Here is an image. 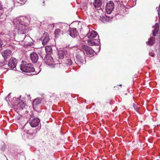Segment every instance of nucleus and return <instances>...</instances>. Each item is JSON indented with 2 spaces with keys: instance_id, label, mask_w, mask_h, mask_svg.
Instances as JSON below:
<instances>
[{
  "instance_id": "nucleus-1",
  "label": "nucleus",
  "mask_w": 160,
  "mask_h": 160,
  "mask_svg": "<svg viewBox=\"0 0 160 160\" xmlns=\"http://www.w3.org/2000/svg\"><path fill=\"white\" fill-rule=\"evenodd\" d=\"M23 19L22 18H17L14 20L13 23L17 32L19 33L22 34L23 37V34L28 32V27L22 21Z\"/></svg>"
},
{
  "instance_id": "nucleus-2",
  "label": "nucleus",
  "mask_w": 160,
  "mask_h": 160,
  "mask_svg": "<svg viewBox=\"0 0 160 160\" xmlns=\"http://www.w3.org/2000/svg\"><path fill=\"white\" fill-rule=\"evenodd\" d=\"M20 69L21 70L25 72H33L34 71H35V73H34V74L35 75L38 74L41 70V69L40 67L38 68H37L35 69L31 63H28L21 65Z\"/></svg>"
},
{
  "instance_id": "nucleus-3",
  "label": "nucleus",
  "mask_w": 160,
  "mask_h": 160,
  "mask_svg": "<svg viewBox=\"0 0 160 160\" xmlns=\"http://www.w3.org/2000/svg\"><path fill=\"white\" fill-rule=\"evenodd\" d=\"M82 48L84 50L83 52L85 53L88 57H92L93 56L95 53L94 51L90 47L86 45H82Z\"/></svg>"
},
{
  "instance_id": "nucleus-4",
  "label": "nucleus",
  "mask_w": 160,
  "mask_h": 160,
  "mask_svg": "<svg viewBox=\"0 0 160 160\" xmlns=\"http://www.w3.org/2000/svg\"><path fill=\"white\" fill-rule=\"evenodd\" d=\"M114 6L113 2L111 1L107 2L106 5V10L108 14H110L113 10Z\"/></svg>"
},
{
  "instance_id": "nucleus-5",
  "label": "nucleus",
  "mask_w": 160,
  "mask_h": 160,
  "mask_svg": "<svg viewBox=\"0 0 160 160\" xmlns=\"http://www.w3.org/2000/svg\"><path fill=\"white\" fill-rule=\"evenodd\" d=\"M17 63V61L14 58H11L9 60L8 65L11 69L15 70H16V66Z\"/></svg>"
},
{
  "instance_id": "nucleus-6",
  "label": "nucleus",
  "mask_w": 160,
  "mask_h": 160,
  "mask_svg": "<svg viewBox=\"0 0 160 160\" xmlns=\"http://www.w3.org/2000/svg\"><path fill=\"white\" fill-rule=\"evenodd\" d=\"M44 60L46 64L48 65L51 66L54 64L53 58L49 55H46Z\"/></svg>"
},
{
  "instance_id": "nucleus-7",
  "label": "nucleus",
  "mask_w": 160,
  "mask_h": 160,
  "mask_svg": "<svg viewBox=\"0 0 160 160\" xmlns=\"http://www.w3.org/2000/svg\"><path fill=\"white\" fill-rule=\"evenodd\" d=\"M87 36L90 39H94V38L97 37V38H99L98 33L95 31L91 30L89 31L88 33L87 34Z\"/></svg>"
},
{
  "instance_id": "nucleus-8",
  "label": "nucleus",
  "mask_w": 160,
  "mask_h": 160,
  "mask_svg": "<svg viewBox=\"0 0 160 160\" xmlns=\"http://www.w3.org/2000/svg\"><path fill=\"white\" fill-rule=\"evenodd\" d=\"M30 58L32 62L33 63L37 62L38 60V54L36 52H34L30 54Z\"/></svg>"
},
{
  "instance_id": "nucleus-9",
  "label": "nucleus",
  "mask_w": 160,
  "mask_h": 160,
  "mask_svg": "<svg viewBox=\"0 0 160 160\" xmlns=\"http://www.w3.org/2000/svg\"><path fill=\"white\" fill-rule=\"evenodd\" d=\"M2 54L5 59L9 58L12 54V51L10 49H6L2 52Z\"/></svg>"
},
{
  "instance_id": "nucleus-10",
  "label": "nucleus",
  "mask_w": 160,
  "mask_h": 160,
  "mask_svg": "<svg viewBox=\"0 0 160 160\" xmlns=\"http://www.w3.org/2000/svg\"><path fill=\"white\" fill-rule=\"evenodd\" d=\"M40 122V120L38 118H35L31 120L29 123L32 127H35L38 125Z\"/></svg>"
},
{
  "instance_id": "nucleus-11",
  "label": "nucleus",
  "mask_w": 160,
  "mask_h": 160,
  "mask_svg": "<svg viewBox=\"0 0 160 160\" xmlns=\"http://www.w3.org/2000/svg\"><path fill=\"white\" fill-rule=\"evenodd\" d=\"M87 42L88 45L90 46L97 45V44L98 45L100 43V40L99 39L96 40V39H94L90 40L88 39Z\"/></svg>"
},
{
  "instance_id": "nucleus-12",
  "label": "nucleus",
  "mask_w": 160,
  "mask_h": 160,
  "mask_svg": "<svg viewBox=\"0 0 160 160\" xmlns=\"http://www.w3.org/2000/svg\"><path fill=\"white\" fill-rule=\"evenodd\" d=\"M69 33L70 36L72 37H74L78 35V32L76 28H70Z\"/></svg>"
},
{
  "instance_id": "nucleus-13",
  "label": "nucleus",
  "mask_w": 160,
  "mask_h": 160,
  "mask_svg": "<svg viewBox=\"0 0 160 160\" xmlns=\"http://www.w3.org/2000/svg\"><path fill=\"white\" fill-rule=\"evenodd\" d=\"M67 53V51L65 50H59L58 51V55L59 58L60 59L64 58V56H65Z\"/></svg>"
},
{
  "instance_id": "nucleus-14",
  "label": "nucleus",
  "mask_w": 160,
  "mask_h": 160,
  "mask_svg": "<svg viewBox=\"0 0 160 160\" xmlns=\"http://www.w3.org/2000/svg\"><path fill=\"white\" fill-rule=\"evenodd\" d=\"M83 54V52L81 51L76 54V57L77 60V61L80 62H82L83 61V59L81 55Z\"/></svg>"
},
{
  "instance_id": "nucleus-15",
  "label": "nucleus",
  "mask_w": 160,
  "mask_h": 160,
  "mask_svg": "<svg viewBox=\"0 0 160 160\" xmlns=\"http://www.w3.org/2000/svg\"><path fill=\"white\" fill-rule=\"evenodd\" d=\"M47 55H49L52 53L53 51L52 47L51 46H47L45 48Z\"/></svg>"
},
{
  "instance_id": "nucleus-16",
  "label": "nucleus",
  "mask_w": 160,
  "mask_h": 160,
  "mask_svg": "<svg viewBox=\"0 0 160 160\" xmlns=\"http://www.w3.org/2000/svg\"><path fill=\"white\" fill-rule=\"evenodd\" d=\"M41 99L39 98L35 99L32 102L33 107H35L38 105L40 104L41 103Z\"/></svg>"
},
{
  "instance_id": "nucleus-17",
  "label": "nucleus",
  "mask_w": 160,
  "mask_h": 160,
  "mask_svg": "<svg viewBox=\"0 0 160 160\" xmlns=\"http://www.w3.org/2000/svg\"><path fill=\"white\" fill-rule=\"evenodd\" d=\"M16 107L18 109L21 110L25 108V104L24 102H21L18 104Z\"/></svg>"
},
{
  "instance_id": "nucleus-18",
  "label": "nucleus",
  "mask_w": 160,
  "mask_h": 160,
  "mask_svg": "<svg viewBox=\"0 0 160 160\" xmlns=\"http://www.w3.org/2000/svg\"><path fill=\"white\" fill-rule=\"evenodd\" d=\"M93 4L95 7L99 8L102 5V2L100 0H94Z\"/></svg>"
},
{
  "instance_id": "nucleus-19",
  "label": "nucleus",
  "mask_w": 160,
  "mask_h": 160,
  "mask_svg": "<svg viewBox=\"0 0 160 160\" xmlns=\"http://www.w3.org/2000/svg\"><path fill=\"white\" fill-rule=\"evenodd\" d=\"M155 40V38L153 37H151L148 41L147 42V44L149 45H152L154 43Z\"/></svg>"
},
{
  "instance_id": "nucleus-20",
  "label": "nucleus",
  "mask_w": 160,
  "mask_h": 160,
  "mask_svg": "<svg viewBox=\"0 0 160 160\" xmlns=\"http://www.w3.org/2000/svg\"><path fill=\"white\" fill-rule=\"evenodd\" d=\"M49 40V35L47 34L42 42V44L43 45H45Z\"/></svg>"
},
{
  "instance_id": "nucleus-21",
  "label": "nucleus",
  "mask_w": 160,
  "mask_h": 160,
  "mask_svg": "<svg viewBox=\"0 0 160 160\" xmlns=\"http://www.w3.org/2000/svg\"><path fill=\"white\" fill-rule=\"evenodd\" d=\"M88 4L87 3H84L81 8L82 11H85L88 9Z\"/></svg>"
},
{
  "instance_id": "nucleus-22",
  "label": "nucleus",
  "mask_w": 160,
  "mask_h": 160,
  "mask_svg": "<svg viewBox=\"0 0 160 160\" xmlns=\"http://www.w3.org/2000/svg\"><path fill=\"white\" fill-rule=\"evenodd\" d=\"M61 32V30L60 29H57L54 31V34L56 37H58L59 34Z\"/></svg>"
},
{
  "instance_id": "nucleus-23",
  "label": "nucleus",
  "mask_w": 160,
  "mask_h": 160,
  "mask_svg": "<svg viewBox=\"0 0 160 160\" xmlns=\"http://www.w3.org/2000/svg\"><path fill=\"white\" fill-rule=\"evenodd\" d=\"M66 63L68 65H71L72 63V60L70 59H67L66 61Z\"/></svg>"
},
{
  "instance_id": "nucleus-24",
  "label": "nucleus",
  "mask_w": 160,
  "mask_h": 160,
  "mask_svg": "<svg viewBox=\"0 0 160 160\" xmlns=\"http://www.w3.org/2000/svg\"><path fill=\"white\" fill-rule=\"evenodd\" d=\"M11 93H9L8 96L5 98V100L8 102V101L10 102V100L9 99L10 98H11Z\"/></svg>"
},
{
  "instance_id": "nucleus-25",
  "label": "nucleus",
  "mask_w": 160,
  "mask_h": 160,
  "mask_svg": "<svg viewBox=\"0 0 160 160\" xmlns=\"http://www.w3.org/2000/svg\"><path fill=\"white\" fill-rule=\"evenodd\" d=\"M149 54L150 56H151L152 57H154L155 55L153 50H152L150 51Z\"/></svg>"
},
{
  "instance_id": "nucleus-26",
  "label": "nucleus",
  "mask_w": 160,
  "mask_h": 160,
  "mask_svg": "<svg viewBox=\"0 0 160 160\" xmlns=\"http://www.w3.org/2000/svg\"><path fill=\"white\" fill-rule=\"evenodd\" d=\"M3 41L0 39V48L3 45Z\"/></svg>"
},
{
  "instance_id": "nucleus-27",
  "label": "nucleus",
  "mask_w": 160,
  "mask_h": 160,
  "mask_svg": "<svg viewBox=\"0 0 160 160\" xmlns=\"http://www.w3.org/2000/svg\"><path fill=\"white\" fill-rule=\"evenodd\" d=\"M27 0H19V1L20 2H22V3H21V2L20 3L19 2H18V3H21V4H22V5L23 4L25 3V2H26Z\"/></svg>"
},
{
  "instance_id": "nucleus-28",
  "label": "nucleus",
  "mask_w": 160,
  "mask_h": 160,
  "mask_svg": "<svg viewBox=\"0 0 160 160\" xmlns=\"http://www.w3.org/2000/svg\"><path fill=\"white\" fill-rule=\"evenodd\" d=\"M107 0H100V1H101L102 2V3H105V2L106 1H107Z\"/></svg>"
},
{
  "instance_id": "nucleus-29",
  "label": "nucleus",
  "mask_w": 160,
  "mask_h": 160,
  "mask_svg": "<svg viewBox=\"0 0 160 160\" xmlns=\"http://www.w3.org/2000/svg\"><path fill=\"white\" fill-rule=\"evenodd\" d=\"M115 2H122V0H114Z\"/></svg>"
},
{
  "instance_id": "nucleus-30",
  "label": "nucleus",
  "mask_w": 160,
  "mask_h": 160,
  "mask_svg": "<svg viewBox=\"0 0 160 160\" xmlns=\"http://www.w3.org/2000/svg\"><path fill=\"white\" fill-rule=\"evenodd\" d=\"M2 5H1V3H0V10L2 9Z\"/></svg>"
},
{
  "instance_id": "nucleus-31",
  "label": "nucleus",
  "mask_w": 160,
  "mask_h": 160,
  "mask_svg": "<svg viewBox=\"0 0 160 160\" xmlns=\"http://www.w3.org/2000/svg\"><path fill=\"white\" fill-rule=\"evenodd\" d=\"M27 96L28 97H30V95H27Z\"/></svg>"
},
{
  "instance_id": "nucleus-32",
  "label": "nucleus",
  "mask_w": 160,
  "mask_h": 160,
  "mask_svg": "<svg viewBox=\"0 0 160 160\" xmlns=\"http://www.w3.org/2000/svg\"><path fill=\"white\" fill-rule=\"evenodd\" d=\"M122 85L121 84H119L118 85V86H121Z\"/></svg>"
},
{
  "instance_id": "nucleus-33",
  "label": "nucleus",
  "mask_w": 160,
  "mask_h": 160,
  "mask_svg": "<svg viewBox=\"0 0 160 160\" xmlns=\"http://www.w3.org/2000/svg\"><path fill=\"white\" fill-rule=\"evenodd\" d=\"M100 47H99V50H100Z\"/></svg>"
},
{
  "instance_id": "nucleus-34",
  "label": "nucleus",
  "mask_w": 160,
  "mask_h": 160,
  "mask_svg": "<svg viewBox=\"0 0 160 160\" xmlns=\"http://www.w3.org/2000/svg\"><path fill=\"white\" fill-rule=\"evenodd\" d=\"M134 108H136V107H134Z\"/></svg>"
},
{
  "instance_id": "nucleus-35",
  "label": "nucleus",
  "mask_w": 160,
  "mask_h": 160,
  "mask_svg": "<svg viewBox=\"0 0 160 160\" xmlns=\"http://www.w3.org/2000/svg\"><path fill=\"white\" fill-rule=\"evenodd\" d=\"M134 108H136V107H134Z\"/></svg>"
},
{
  "instance_id": "nucleus-36",
  "label": "nucleus",
  "mask_w": 160,
  "mask_h": 160,
  "mask_svg": "<svg viewBox=\"0 0 160 160\" xmlns=\"http://www.w3.org/2000/svg\"><path fill=\"white\" fill-rule=\"evenodd\" d=\"M44 2H45L44 1H43V3H44Z\"/></svg>"
},
{
  "instance_id": "nucleus-37",
  "label": "nucleus",
  "mask_w": 160,
  "mask_h": 160,
  "mask_svg": "<svg viewBox=\"0 0 160 160\" xmlns=\"http://www.w3.org/2000/svg\"><path fill=\"white\" fill-rule=\"evenodd\" d=\"M159 157H160V154H159Z\"/></svg>"
}]
</instances>
